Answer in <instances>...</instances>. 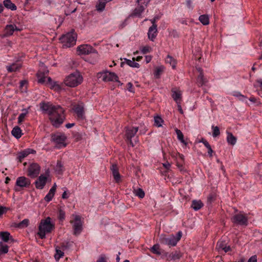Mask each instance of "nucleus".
<instances>
[{
	"label": "nucleus",
	"instance_id": "obj_1",
	"mask_svg": "<svg viewBox=\"0 0 262 262\" xmlns=\"http://www.w3.org/2000/svg\"><path fill=\"white\" fill-rule=\"evenodd\" d=\"M40 108L49 116L53 126L59 127L66 119L64 109L60 105H54L50 102L41 103Z\"/></svg>",
	"mask_w": 262,
	"mask_h": 262
},
{
	"label": "nucleus",
	"instance_id": "obj_2",
	"mask_svg": "<svg viewBox=\"0 0 262 262\" xmlns=\"http://www.w3.org/2000/svg\"><path fill=\"white\" fill-rule=\"evenodd\" d=\"M49 71L47 70H43L41 71V69L37 72L36 76L37 77V81L41 84H46L51 89L54 90L56 91H59L62 89V85L58 83V82L54 81L50 77H47V81L45 80L46 76L48 74Z\"/></svg>",
	"mask_w": 262,
	"mask_h": 262
},
{
	"label": "nucleus",
	"instance_id": "obj_3",
	"mask_svg": "<svg viewBox=\"0 0 262 262\" xmlns=\"http://www.w3.org/2000/svg\"><path fill=\"white\" fill-rule=\"evenodd\" d=\"M55 229V225L51 222V219L47 217L45 220H41L38 226L37 235L41 239L46 237V234L51 233Z\"/></svg>",
	"mask_w": 262,
	"mask_h": 262
},
{
	"label": "nucleus",
	"instance_id": "obj_4",
	"mask_svg": "<svg viewBox=\"0 0 262 262\" xmlns=\"http://www.w3.org/2000/svg\"><path fill=\"white\" fill-rule=\"evenodd\" d=\"M83 81V77L79 72H75L67 76L63 83L67 86L75 88L80 84Z\"/></svg>",
	"mask_w": 262,
	"mask_h": 262
},
{
	"label": "nucleus",
	"instance_id": "obj_5",
	"mask_svg": "<svg viewBox=\"0 0 262 262\" xmlns=\"http://www.w3.org/2000/svg\"><path fill=\"white\" fill-rule=\"evenodd\" d=\"M76 39L77 34L74 30H72L70 32L63 35L60 38L63 47L64 48H70L74 46L76 44Z\"/></svg>",
	"mask_w": 262,
	"mask_h": 262
},
{
	"label": "nucleus",
	"instance_id": "obj_6",
	"mask_svg": "<svg viewBox=\"0 0 262 262\" xmlns=\"http://www.w3.org/2000/svg\"><path fill=\"white\" fill-rule=\"evenodd\" d=\"M181 237L182 232L181 231L177 233V236L172 234L167 237L165 235L162 234L160 237V242L162 244L167 245L170 247L175 246Z\"/></svg>",
	"mask_w": 262,
	"mask_h": 262
},
{
	"label": "nucleus",
	"instance_id": "obj_7",
	"mask_svg": "<svg viewBox=\"0 0 262 262\" xmlns=\"http://www.w3.org/2000/svg\"><path fill=\"white\" fill-rule=\"evenodd\" d=\"M72 219L70 223L72 225L73 229V234L78 235L82 231V223L80 215L73 214L71 216Z\"/></svg>",
	"mask_w": 262,
	"mask_h": 262
},
{
	"label": "nucleus",
	"instance_id": "obj_8",
	"mask_svg": "<svg viewBox=\"0 0 262 262\" xmlns=\"http://www.w3.org/2000/svg\"><path fill=\"white\" fill-rule=\"evenodd\" d=\"M30 185V179L24 176L19 177L16 179L14 189L15 191H19L21 189L29 187Z\"/></svg>",
	"mask_w": 262,
	"mask_h": 262
},
{
	"label": "nucleus",
	"instance_id": "obj_9",
	"mask_svg": "<svg viewBox=\"0 0 262 262\" xmlns=\"http://www.w3.org/2000/svg\"><path fill=\"white\" fill-rule=\"evenodd\" d=\"M51 138L52 141L57 145L58 148L65 147L66 146V144H65L64 142L67 138L64 135L57 133L52 135Z\"/></svg>",
	"mask_w": 262,
	"mask_h": 262
},
{
	"label": "nucleus",
	"instance_id": "obj_10",
	"mask_svg": "<svg viewBox=\"0 0 262 262\" xmlns=\"http://www.w3.org/2000/svg\"><path fill=\"white\" fill-rule=\"evenodd\" d=\"M100 74L101 75L99 77H102V79L103 81L107 82L116 81L120 85L122 84V83L118 80V77L117 75L114 72L105 71L104 72L101 73Z\"/></svg>",
	"mask_w": 262,
	"mask_h": 262
},
{
	"label": "nucleus",
	"instance_id": "obj_11",
	"mask_svg": "<svg viewBox=\"0 0 262 262\" xmlns=\"http://www.w3.org/2000/svg\"><path fill=\"white\" fill-rule=\"evenodd\" d=\"M77 51L79 55H88L91 53H97V51L91 46L89 45H82L78 46Z\"/></svg>",
	"mask_w": 262,
	"mask_h": 262
},
{
	"label": "nucleus",
	"instance_id": "obj_12",
	"mask_svg": "<svg viewBox=\"0 0 262 262\" xmlns=\"http://www.w3.org/2000/svg\"><path fill=\"white\" fill-rule=\"evenodd\" d=\"M40 171V167L37 163L31 164L28 168V176L31 178H36Z\"/></svg>",
	"mask_w": 262,
	"mask_h": 262
},
{
	"label": "nucleus",
	"instance_id": "obj_13",
	"mask_svg": "<svg viewBox=\"0 0 262 262\" xmlns=\"http://www.w3.org/2000/svg\"><path fill=\"white\" fill-rule=\"evenodd\" d=\"M232 222L235 224L247 226L248 224V219L244 214L238 213L234 215L231 218Z\"/></svg>",
	"mask_w": 262,
	"mask_h": 262
},
{
	"label": "nucleus",
	"instance_id": "obj_14",
	"mask_svg": "<svg viewBox=\"0 0 262 262\" xmlns=\"http://www.w3.org/2000/svg\"><path fill=\"white\" fill-rule=\"evenodd\" d=\"M73 110L76 114L78 119L84 120L85 119L84 108L82 103H79L74 105Z\"/></svg>",
	"mask_w": 262,
	"mask_h": 262
},
{
	"label": "nucleus",
	"instance_id": "obj_15",
	"mask_svg": "<svg viewBox=\"0 0 262 262\" xmlns=\"http://www.w3.org/2000/svg\"><path fill=\"white\" fill-rule=\"evenodd\" d=\"M171 97L177 103H181L182 100V92L179 88H173L171 89Z\"/></svg>",
	"mask_w": 262,
	"mask_h": 262
},
{
	"label": "nucleus",
	"instance_id": "obj_16",
	"mask_svg": "<svg viewBox=\"0 0 262 262\" xmlns=\"http://www.w3.org/2000/svg\"><path fill=\"white\" fill-rule=\"evenodd\" d=\"M126 131H125V136L127 138V139L129 141V143L132 145V146H134L133 142L132 141V138L135 136V135L136 134L138 130V127H127L125 128Z\"/></svg>",
	"mask_w": 262,
	"mask_h": 262
},
{
	"label": "nucleus",
	"instance_id": "obj_17",
	"mask_svg": "<svg viewBox=\"0 0 262 262\" xmlns=\"http://www.w3.org/2000/svg\"><path fill=\"white\" fill-rule=\"evenodd\" d=\"M47 177L41 174L35 182V185L37 189H42L46 184Z\"/></svg>",
	"mask_w": 262,
	"mask_h": 262
},
{
	"label": "nucleus",
	"instance_id": "obj_18",
	"mask_svg": "<svg viewBox=\"0 0 262 262\" xmlns=\"http://www.w3.org/2000/svg\"><path fill=\"white\" fill-rule=\"evenodd\" d=\"M165 256L166 260L170 261L179 259L182 257V254L180 252L175 251L170 254L166 253Z\"/></svg>",
	"mask_w": 262,
	"mask_h": 262
},
{
	"label": "nucleus",
	"instance_id": "obj_19",
	"mask_svg": "<svg viewBox=\"0 0 262 262\" xmlns=\"http://www.w3.org/2000/svg\"><path fill=\"white\" fill-rule=\"evenodd\" d=\"M147 34L148 39L154 41L158 34L157 26H151L150 27Z\"/></svg>",
	"mask_w": 262,
	"mask_h": 262
},
{
	"label": "nucleus",
	"instance_id": "obj_20",
	"mask_svg": "<svg viewBox=\"0 0 262 262\" xmlns=\"http://www.w3.org/2000/svg\"><path fill=\"white\" fill-rule=\"evenodd\" d=\"M36 151L34 149L28 148L26 149L18 154V159L19 162H21L26 157H27L30 154L35 153Z\"/></svg>",
	"mask_w": 262,
	"mask_h": 262
},
{
	"label": "nucleus",
	"instance_id": "obj_21",
	"mask_svg": "<svg viewBox=\"0 0 262 262\" xmlns=\"http://www.w3.org/2000/svg\"><path fill=\"white\" fill-rule=\"evenodd\" d=\"M111 170L114 178V179L117 182H119L120 180V174L119 172L118 167L116 164H113L111 167Z\"/></svg>",
	"mask_w": 262,
	"mask_h": 262
},
{
	"label": "nucleus",
	"instance_id": "obj_22",
	"mask_svg": "<svg viewBox=\"0 0 262 262\" xmlns=\"http://www.w3.org/2000/svg\"><path fill=\"white\" fill-rule=\"evenodd\" d=\"M15 30L19 31L20 30L14 25H7L5 29V35L10 36L12 35Z\"/></svg>",
	"mask_w": 262,
	"mask_h": 262
},
{
	"label": "nucleus",
	"instance_id": "obj_23",
	"mask_svg": "<svg viewBox=\"0 0 262 262\" xmlns=\"http://www.w3.org/2000/svg\"><path fill=\"white\" fill-rule=\"evenodd\" d=\"M217 248L219 250H222L225 252H227L231 250L230 246H227L226 242L223 240L218 242L217 244Z\"/></svg>",
	"mask_w": 262,
	"mask_h": 262
},
{
	"label": "nucleus",
	"instance_id": "obj_24",
	"mask_svg": "<svg viewBox=\"0 0 262 262\" xmlns=\"http://www.w3.org/2000/svg\"><path fill=\"white\" fill-rule=\"evenodd\" d=\"M21 64L20 63L15 62L9 66H7L6 68L8 72H16L20 70Z\"/></svg>",
	"mask_w": 262,
	"mask_h": 262
},
{
	"label": "nucleus",
	"instance_id": "obj_25",
	"mask_svg": "<svg viewBox=\"0 0 262 262\" xmlns=\"http://www.w3.org/2000/svg\"><path fill=\"white\" fill-rule=\"evenodd\" d=\"M203 205L204 204L201 200H193L192 201L191 207L194 210L197 211L203 207Z\"/></svg>",
	"mask_w": 262,
	"mask_h": 262
},
{
	"label": "nucleus",
	"instance_id": "obj_26",
	"mask_svg": "<svg viewBox=\"0 0 262 262\" xmlns=\"http://www.w3.org/2000/svg\"><path fill=\"white\" fill-rule=\"evenodd\" d=\"M3 4L6 8L10 9L12 11H14L17 9L16 6L14 3H12L11 0H4Z\"/></svg>",
	"mask_w": 262,
	"mask_h": 262
},
{
	"label": "nucleus",
	"instance_id": "obj_27",
	"mask_svg": "<svg viewBox=\"0 0 262 262\" xmlns=\"http://www.w3.org/2000/svg\"><path fill=\"white\" fill-rule=\"evenodd\" d=\"M227 141L229 144L234 145L236 142V138L234 137L231 133L227 132Z\"/></svg>",
	"mask_w": 262,
	"mask_h": 262
},
{
	"label": "nucleus",
	"instance_id": "obj_28",
	"mask_svg": "<svg viewBox=\"0 0 262 262\" xmlns=\"http://www.w3.org/2000/svg\"><path fill=\"white\" fill-rule=\"evenodd\" d=\"M12 135L17 139H19L22 135L21 130L18 126L14 127L12 132Z\"/></svg>",
	"mask_w": 262,
	"mask_h": 262
},
{
	"label": "nucleus",
	"instance_id": "obj_29",
	"mask_svg": "<svg viewBox=\"0 0 262 262\" xmlns=\"http://www.w3.org/2000/svg\"><path fill=\"white\" fill-rule=\"evenodd\" d=\"M207 82V80L204 78V75L202 74H199L196 79V82L198 85L199 86H202L203 85L205 84Z\"/></svg>",
	"mask_w": 262,
	"mask_h": 262
},
{
	"label": "nucleus",
	"instance_id": "obj_30",
	"mask_svg": "<svg viewBox=\"0 0 262 262\" xmlns=\"http://www.w3.org/2000/svg\"><path fill=\"white\" fill-rule=\"evenodd\" d=\"M29 224V220L25 219L19 223L16 224L15 226L19 228H24L28 226Z\"/></svg>",
	"mask_w": 262,
	"mask_h": 262
},
{
	"label": "nucleus",
	"instance_id": "obj_31",
	"mask_svg": "<svg viewBox=\"0 0 262 262\" xmlns=\"http://www.w3.org/2000/svg\"><path fill=\"white\" fill-rule=\"evenodd\" d=\"M105 5L106 3L104 0H99L98 4L96 6V10L98 11L101 12L104 10Z\"/></svg>",
	"mask_w": 262,
	"mask_h": 262
},
{
	"label": "nucleus",
	"instance_id": "obj_32",
	"mask_svg": "<svg viewBox=\"0 0 262 262\" xmlns=\"http://www.w3.org/2000/svg\"><path fill=\"white\" fill-rule=\"evenodd\" d=\"M199 20L203 25H207L209 24V17L207 15L203 14L200 15Z\"/></svg>",
	"mask_w": 262,
	"mask_h": 262
},
{
	"label": "nucleus",
	"instance_id": "obj_33",
	"mask_svg": "<svg viewBox=\"0 0 262 262\" xmlns=\"http://www.w3.org/2000/svg\"><path fill=\"white\" fill-rule=\"evenodd\" d=\"M175 130L177 135L178 139L185 146H186L187 145V143L184 139V135L182 132L177 128H176Z\"/></svg>",
	"mask_w": 262,
	"mask_h": 262
},
{
	"label": "nucleus",
	"instance_id": "obj_34",
	"mask_svg": "<svg viewBox=\"0 0 262 262\" xmlns=\"http://www.w3.org/2000/svg\"><path fill=\"white\" fill-rule=\"evenodd\" d=\"M126 63L129 66L133 68H139L140 65L138 63L135 62V58H133V60L127 59L126 58L124 59Z\"/></svg>",
	"mask_w": 262,
	"mask_h": 262
},
{
	"label": "nucleus",
	"instance_id": "obj_35",
	"mask_svg": "<svg viewBox=\"0 0 262 262\" xmlns=\"http://www.w3.org/2000/svg\"><path fill=\"white\" fill-rule=\"evenodd\" d=\"M166 62L167 63H169L170 65L171 66L172 69H175L176 67V60L172 58L170 55H167L166 59H165Z\"/></svg>",
	"mask_w": 262,
	"mask_h": 262
},
{
	"label": "nucleus",
	"instance_id": "obj_36",
	"mask_svg": "<svg viewBox=\"0 0 262 262\" xmlns=\"http://www.w3.org/2000/svg\"><path fill=\"white\" fill-rule=\"evenodd\" d=\"M163 123L164 120L160 116H157L154 117V125L158 127H161Z\"/></svg>",
	"mask_w": 262,
	"mask_h": 262
},
{
	"label": "nucleus",
	"instance_id": "obj_37",
	"mask_svg": "<svg viewBox=\"0 0 262 262\" xmlns=\"http://www.w3.org/2000/svg\"><path fill=\"white\" fill-rule=\"evenodd\" d=\"M55 171L58 174H61L63 171L64 170V168L63 164L60 161H58L56 164V165L55 168Z\"/></svg>",
	"mask_w": 262,
	"mask_h": 262
},
{
	"label": "nucleus",
	"instance_id": "obj_38",
	"mask_svg": "<svg viewBox=\"0 0 262 262\" xmlns=\"http://www.w3.org/2000/svg\"><path fill=\"white\" fill-rule=\"evenodd\" d=\"M150 251L155 254L160 255L161 253L160 252V246L159 244L154 245L150 249Z\"/></svg>",
	"mask_w": 262,
	"mask_h": 262
},
{
	"label": "nucleus",
	"instance_id": "obj_39",
	"mask_svg": "<svg viewBox=\"0 0 262 262\" xmlns=\"http://www.w3.org/2000/svg\"><path fill=\"white\" fill-rule=\"evenodd\" d=\"M134 193L136 196H138L140 199L143 198L145 196L144 191L141 188L134 189Z\"/></svg>",
	"mask_w": 262,
	"mask_h": 262
},
{
	"label": "nucleus",
	"instance_id": "obj_40",
	"mask_svg": "<svg viewBox=\"0 0 262 262\" xmlns=\"http://www.w3.org/2000/svg\"><path fill=\"white\" fill-rule=\"evenodd\" d=\"M144 7L141 5L137 7L134 11L133 15L139 16L144 10Z\"/></svg>",
	"mask_w": 262,
	"mask_h": 262
},
{
	"label": "nucleus",
	"instance_id": "obj_41",
	"mask_svg": "<svg viewBox=\"0 0 262 262\" xmlns=\"http://www.w3.org/2000/svg\"><path fill=\"white\" fill-rule=\"evenodd\" d=\"M23 111H24V113H21L18 117V123L21 124L24 120L25 117L26 116L27 114H28V112L26 109H23Z\"/></svg>",
	"mask_w": 262,
	"mask_h": 262
},
{
	"label": "nucleus",
	"instance_id": "obj_42",
	"mask_svg": "<svg viewBox=\"0 0 262 262\" xmlns=\"http://www.w3.org/2000/svg\"><path fill=\"white\" fill-rule=\"evenodd\" d=\"M0 236L3 239V241H4L5 242H7L9 241V238L11 236L9 232L6 231L0 232Z\"/></svg>",
	"mask_w": 262,
	"mask_h": 262
},
{
	"label": "nucleus",
	"instance_id": "obj_43",
	"mask_svg": "<svg viewBox=\"0 0 262 262\" xmlns=\"http://www.w3.org/2000/svg\"><path fill=\"white\" fill-rule=\"evenodd\" d=\"M8 252V246L7 245L0 243V255Z\"/></svg>",
	"mask_w": 262,
	"mask_h": 262
},
{
	"label": "nucleus",
	"instance_id": "obj_44",
	"mask_svg": "<svg viewBox=\"0 0 262 262\" xmlns=\"http://www.w3.org/2000/svg\"><path fill=\"white\" fill-rule=\"evenodd\" d=\"M64 255V253L60 249L56 248V253L55 254L54 257L56 260H58Z\"/></svg>",
	"mask_w": 262,
	"mask_h": 262
},
{
	"label": "nucleus",
	"instance_id": "obj_45",
	"mask_svg": "<svg viewBox=\"0 0 262 262\" xmlns=\"http://www.w3.org/2000/svg\"><path fill=\"white\" fill-rule=\"evenodd\" d=\"M212 129L213 131L212 136L213 137H216L220 135V131L219 127L212 125Z\"/></svg>",
	"mask_w": 262,
	"mask_h": 262
},
{
	"label": "nucleus",
	"instance_id": "obj_46",
	"mask_svg": "<svg viewBox=\"0 0 262 262\" xmlns=\"http://www.w3.org/2000/svg\"><path fill=\"white\" fill-rule=\"evenodd\" d=\"M163 67H159L157 68L155 72V76L157 78H159L160 75L163 72Z\"/></svg>",
	"mask_w": 262,
	"mask_h": 262
},
{
	"label": "nucleus",
	"instance_id": "obj_47",
	"mask_svg": "<svg viewBox=\"0 0 262 262\" xmlns=\"http://www.w3.org/2000/svg\"><path fill=\"white\" fill-rule=\"evenodd\" d=\"M151 51V48L149 46H146L142 47L141 49V51L143 54H146L150 52Z\"/></svg>",
	"mask_w": 262,
	"mask_h": 262
},
{
	"label": "nucleus",
	"instance_id": "obj_48",
	"mask_svg": "<svg viewBox=\"0 0 262 262\" xmlns=\"http://www.w3.org/2000/svg\"><path fill=\"white\" fill-rule=\"evenodd\" d=\"M65 216H66L65 212L61 209L59 210V215H58L59 219L61 221H63L65 219Z\"/></svg>",
	"mask_w": 262,
	"mask_h": 262
},
{
	"label": "nucleus",
	"instance_id": "obj_49",
	"mask_svg": "<svg viewBox=\"0 0 262 262\" xmlns=\"http://www.w3.org/2000/svg\"><path fill=\"white\" fill-rule=\"evenodd\" d=\"M54 195L48 193L45 197V200L47 202H50L53 199Z\"/></svg>",
	"mask_w": 262,
	"mask_h": 262
},
{
	"label": "nucleus",
	"instance_id": "obj_50",
	"mask_svg": "<svg viewBox=\"0 0 262 262\" xmlns=\"http://www.w3.org/2000/svg\"><path fill=\"white\" fill-rule=\"evenodd\" d=\"M8 210V208L3 207V206H0V217L4 213H6L7 210Z\"/></svg>",
	"mask_w": 262,
	"mask_h": 262
},
{
	"label": "nucleus",
	"instance_id": "obj_51",
	"mask_svg": "<svg viewBox=\"0 0 262 262\" xmlns=\"http://www.w3.org/2000/svg\"><path fill=\"white\" fill-rule=\"evenodd\" d=\"M127 90L129 92H132V93L135 92L134 88H133V85L131 82H128L127 84Z\"/></svg>",
	"mask_w": 262,
	"mask_h": 262
},
{
	"label": "nucleus",
	"instance_id": "obj_52",
	"mask_svg": "<svg viewBox=\"0 0 262 262\" xmlns=\"http://www.w3.org/2000/svg\"><path fill=\"white\" fill-rule=\"evenodd\" d=\"M97 262H107L106 260V256L104 254H101Z\"/></svg>",
	"mask_w": 262,
	"mask_h": 262
},
{
	"label": "nucleus",
	"instance_id": "obj_53",
	"mask_svg": "<svg viewBox=\"0 0 262 262\" xmlns=\"http://www.w3.org/2000/svg\"><path fill=\"white\" fill-rule=\"evenodd\" d=\"M56 189V185L55 183L53 186L52 187V188L50 189L49 192L48 193L53 194L54 195L55 191Z\"/></svg>",
	"mask_w": 262,
	"mask_h": 262
},
{
	"label": "nucleus",
	"instance_id": "obj_54",
	"mask_svg": "<svg viewBox=\"0 0 262 262\" xmlns=\"http://www.w3.org/2000/svg\"><path fill=\"white\" fill-rule=\"evenodd\" d=\"M200 142L203 143L206 148H208L209 146H210V145L208 142L204 139H202Z\"/></svg>",
	"mask_w": 262,
	"mask_h": 262
},
{
	"label": "nucleus",
	"instance_id": "obj_55",
	"mask_svg": "<svg viewBox=\"0 0 262 262\" xmlns=\"http://www.w3.org/2000/svg\"><path fill=\"white\" fill-rule=\"evenodd\" d=\"M248 262H257L256 255L252 256L248 260Z\"/></svg>",
	"mask_w": 262,
	"mask_h": 262
},
{
	"label": "nucleus",
	"instance_id": "obj_56",
	"mask_svg": "<svg viewBox=\"0 0 262 262\" xmlns=\"http://www.w3.org/2000/svg\"><path fill=\"white\" fill-rule=\"evenodd\" d=\"M234 96L238 98L239 100H243V98H246V97L245 96L242 95L239 93H237L236 94H234Z\"/></svg>",
	"mask_w": 262,
	"mask_h": 262
},
{
	"label": "nucleus",
	"instance_id": "obj_57",
	"mask_svg": "<svg viewBox=\"0 0 262 262\" xmlns=\"http://www.w3.org/2000/svg\"><path fill=\"white\" fill-rule=\"evenodd\" d=\"M215 197L213 194H210L207 198L208 201L211 203L215 200Z\"/></svg>",
	"mask_w": 262,
	"mask_h": 262
},
{
	"label": "nucleus",
	"instance_id": "obj_58",
	"mask_svg": "<svg viewBox=\"0 0 262 262\" xmlns=\"http://www.w3.org/2000/svg\"><path fill=\"white\" fill-rule=\"evenodd\" d=\"M158 19V17L156 16L154 18L150 20V21H151V23L152 24V26H157V25L156 24V22Z\"/></svg>",
	"mask_w": 262,
	"mask_h": 262
},
{
	"label": "nucleus",
	"instance_id": "obj_59",
	"mask_svg": "<svg viewBox=\"0 0 262 262\" xmlns=\"http://www.w3.org/2000/svg\"><path fill=\"white\" fill-rule=\"evenodd\" d=\"M181 103H177V106H178V110H179V111L180 112V113L181 114H183L184 112H183V110H182V108Z\"/></svg>",
	"mask_w": 262,
	"mask_h": 262
},
{
	"label": "nucleus",
	"instance_id": "obj_60",
	"mask_svg": "<svg viewBox=\"0 0 262 262\" xmlns=\"http://www.w3.org/2000/svg\"><path fill=\"white\" fill-rule=\"evenodd\" d=\"M207 148L208 149V154L209 155V156L210 157H212V153H213V151L212 149L211 146Z\"/></svg>",
	"mask_w": 262,
	"mask_h": 262
},
{
	"label": "nucleus",
	"instance_id": "obj_61",
	"mask_svg": "<svg viewBox=\"0 0 262 262\" xmlns=\"http://www.w3.org/2000/svg\"><path fill=\"white\" fill-rule=\"evenodd\" d=\"M249 100L253 103H260V102L259 101H257V99L254 97H251L249 98Z\"/></svg>",
	"mask_w": 262,
	"mask_h": 262
},
{
	"label": "nucleus",
	"instance_id": "obj_62",
	"mask_svg": "<svg viewBox=\"0 0 262 262\" xmlns=\"http://www.w3.org/2000/svg\"><path fill=\"white\" fill-rule=\"evenodd\" d=\"M163 166L167 169H169L170 167V164L168 162L163 164Z\"/></svg>",
	"mask_w": 262,
	"mask_h": 262
},
{
	"label": "nucleus",
	"instance_id": "obj_63",
	"mask_svg": "<svg viewBox=\"0 0 262 262\" xmlns=\"http://www.w3.org/2000/svg\"><path fill=\"white\" fill-rule=\"evenodd\" d=\"M69 198V196L68 195L67 192L65 191L63 192L62 194V198L63 199H66Z\"/></svg>",
	"mask_w": 262,
	"mask_h": 262
},
{
	"label": "nucleus",
	"instance_id": "obj_64",
	"mask_svg": "<svg viewBox=\"0 0 262 262\" xmlns=\"http://www.w3.org/2000/svg\"><path fill=\"white\" fill-rule=\"evenodd\" d=\"M75 125V123H68L66 125V127L67 128H71Z\"/></svg>",
	"mask_w": 262,
	"mask_h": 262
}]
</instances>
